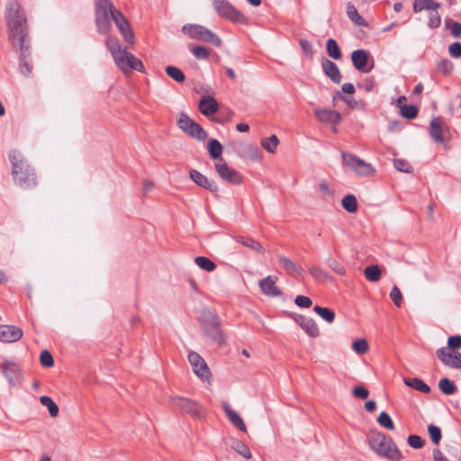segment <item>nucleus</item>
<instances>
[{"label":"nucleus","mask_w":461,"mask_h":461,"mask_svg":"<svg viewBox=\"0 0 461 461\" xmlns=\"http://www.w3.org/2000/svg\"><path fill=\"white\" fill-rule=\"evenodd\" d=\"M5 18L7 25L8 39L12 45L19 48L20 71L25 76L32 75L30 62V44L27 33V20L24 11L16 0H9L5 5Z\"/></svg>","instance_id":"f257e3e1"},{"label":"nucleus","mask_w":461,"mask_h":461,"mask_svg":"<svg viewBox=\"0 0 461 461\" xmlns=\"http://www.w3.org/2000/svg\"><path fill=\"white\" fill-rule=\"evenodd\" d=\"M113 21L124 41L132 45L134 35L125 17L115 9L111 0H96L95 2V23L99 32L106 33Z\"/></svg>","instance_id":"f03ea898"},{"label":"nucleus","mask_w":461,"mask_h":461,"mask_svg":"<svg viewBox=\"0 0 461 461\" xmlns=\"http://www.w3.org/2000/svg\"><path fill=\"white\" fill-rule=\"evenodd\" d=\"M106 47L109 50L115 65L120 70L127 75L132 70L140 72L144 71L142 61L135 57L132 53L127 51L126 49L122 48L119 41L112 36L107 37L105 41Z\"/></svg>","instance_id":"7ed1b4c3"},{"label":"nucleus","mask_w":461,"mask_h":461,"mask_svg":"<svg viewBox=\"0 0 461 461\" xmlns=\"http://www.w3.org/2000/svg\"><path fill=\"white\" fill-rule=\"evenodd\" d=\"M12 165V176L15 185L30 189L36 185L37 179L33 168L24 160L21 152L13 150L9 153Z\"/></svg>","instance_id":"20e7f679"},{"label":"nucleus","mask_w":461,"mask_h":461,"mask_svg":"<svg viewBox=\"0 0 461 461\" xmlns=\"http://www.w3.org/2000/svg\"><path fill=\"white\" fill-rule=\"evenodd\" d=\"M367 441L370 448L377 456L392 461H399L402 458V454L395 443L384 434L378 431L371 432Z\"/></svg>","instance_id":"39448f33"},{"label":"nucleus","mask_w":461,"mask_h":461,"mask_svg":"<svg viewBox=\"0 0 461 461\" xmlns=\"http://www.w3.org/2000/svg\"><path fill=\"white\" fill-rule=\"evenodd\" d=\"M341 157L343 165L357 176L361 177L375 176L376 172L375 167L357 156L348 152H342Z\"/></svg>","instance_id":"423d86ee"},{"label":"nucleus","mask_w":461,"mask_h":461,"mask_svg":"<svg viewBox=\"0 0 461 461\" xmlns=\"http://www.w3.org/2000/svg\"><path fill=\"white\" fill-rule=\"evenodd\" d=\"M182 32L192 40L212 43L215 47L221 46L220 37L201 24H185L182 27Z\"/></svg>","instance_id":"0eeeda50"},{"label":"nucleus","mask_w":461,"mask_h":461,"mask_svg":"<svg viewBox=\"0 0 461 461\" xmlns=\"http://www.w3.org/2000/svg\"><path fill=\"white\" fill-rule=\"evenodd\" d=\"M200 321L209 337L220 345L225 344L226 339L219 327V320L215 313L205 310L201 313Z\"/></svg>","instance_id":"6e6552de"},{"label":"nucleus","mask_w":461,"mask_h":461,"mask_svg":"<svg viewBox=\"0 0 461 461\" xmlns=\"http://www.w3.org/2000/svg\"><path fill=\"white\" fill-rule=\"evenodd\" d=\"M212 6L215 12L221 16L232 23L248 24V18L237 10L228 0H212Z\"/></svg>","instance_id":"1a4fd4ad"},{"label":"nucleus","mask_w":461,"mask_h":461,"mask_svg":"<svg viewBox=\"0 0 461 461\" xmlns=\"http://www.w3.org/2000/svg\"><path fill=\"white\" fill-rule=\"evenodd\" d=\"M176 124L183 132L197 140L203 141L208 137L203 128L185 113L179 114Z\"/></svg>","instance_id":"9d476101"},{"label":"nucleus","mask_w":461,"mask_h":461,"mask_svg":"<svg viewBox=\"0 0 461 461\" xmlns=\"http://www.w3.org/2000/svg\"><path fill=\"white\" fill-rule=\"evenodd\" d=\"M188 361L194 374L203 382H210L212 373L205 360L195 351H190Z\"/></svg>","instance_id":"9b49d317"},{"label":"nucleus","mask_w":461,"mask_h":461,"mask_svg":"<svg viewBox=\"0 0 461 461\" xmlns=\"http://www.w3.org/2000/svg\"><path fill=\"white\" fill-rule=\"evenodd\" d=\"M2 372L10 386L17 387L22 384L23 373L20 366L15 362L5 360L2 364Z\"/></svg>","instance_id":"f8f14e48"},{"label":"nucleus","mask_w":461,"mask_h":461,"mask_svg":"<svg viewBox=\"0 0 461 461\" xmlns=\"http://www.w3.org/2000/svg\"><path fill=\"white\" fill-rule=\"evenodd\" d=\"M216 172L219 176L223 180L231 185H240L242 183V176L240 174L230 167L223 158L217 160L214 165Z\"/></svg>","instance_id":"ddd939ff"},{"label":"nucleus","mask_w":461,"mask_h":461,"mask_svg":"<svg viewBox=\"0 0 461 461\" xmlns=\"http://www.w3.org/2000/svg\"><path fill=\"white\" fill-rule=\"evenodd\" d=\"M170 403L174 408L188 413L193 417H199L202 413L201 405L188 398L179 396L172 397L170 398Z\"/></svg>","instance_id":"4468645a"},{"label":"nucleus","mask_w":461,"mask_h":461,"mask_svg":"<svg viewBox=\"0 0 461 461\" xmlns=\"http://www.w3.org/2000/svg\"><path fill=\"white\" fill-rule=\"evenodd\" d=\"M314 115L316 119L324 124H330L332 126V131L337 132V125L341 122V115L335 110L316 108L314 110Z\"/></svg>","instance_id":"2eb2a0df"},{"label":"nucleus","mask_w":461,"mask_h":461,"mask_svg":"<svg viewBox=\"0 0 461 461\" xmlns=\"http://www.w3.org/2000/svg\"><path fill=\"white\" fill-rule=\"evenodd\" d=\"M437 357L447 366L460 369L461 353L452 352L447 348H440L437 350Z\"/></svg>","instance_id":"dca6fc26"},{"label":"nucleus","mask_w":461,"mask_h":461,"mask_svg":"<svg viewBox=\"0 0 461 461\" xmlns=\"http://www.w3.org/2000/svg\"><path fill=\"white\" fill-rule=\"evenodd\" d=\"M351 59L355 68L364 73L369 72L374 67V62L372 59L371 65L368 66L370 57L368 52L365 50H354L351 54Z\"/></svg>","instance_id":"f3484780"},{"label":"nucleus","mask_w":461,"mask_h":461,"mask_svg":"<svg viewBox=\"0 0 461 461\" xmlns=\"http://www.w3.org/2000/svg\"><path fill=\"white\" fill-rule=\"evenodd\" d=\"M23 335V330L14 325H0V341L13 343L20 340Z\"/></svg>","instance_id":"a211bd4d"},{"label":"nucleus","mask_w":461,"mask_h":461,"mask_svg":"<svg viewBox=\"0 0 461 461\" xmlns=\"http://www.w3.org/2000/svg\"><path fill=\"white\" fill-rule=\"evenodd\" d=\"M277 279L278 278L276 276H267L261 279L258 283L261 292L269 297L280 296L282 292L276 285Z\"/></svg>","instance_id":"6ab92c4d"},{"label":"nucleus","mask_w":461,"mask_h":461,"mask_svg":"<svg viewBox=\"0 0 461 461\" xmlns=\"http://www.w3.org/2000/svg\"><path fill=\"white\" fill-rule=\"evenodd\" d=\"M190 178L199 186L210 191L216 192L218 190L217 184L209 179L206 176L203 175L199 171L195 169H191L189 171Z\"/></svg>","instance_id":"aec40b11"},{"label":"nucleus","mask_w":461,"mask_h":461,"mask_svg":"<svg viewBox=\"0 0 461 461\" xmlns=\"http://www.w3.org/2000/svg\"><path fill=\"white\" fill-rule=\"evenodd\" d=\"M239 156L246 160L259 162L262 159V154L259 149L249 143H243L239 149Z\"/></svg>","instance_id":"412c9836"},{"label":"nucleus","mask_w":461,"mask_h":461,"mask_svg":"<svg viewBox=\"0 0 461 461\" xmlns=\"http://www.w3.org/2000/svg\"><path fill=\"white\" fill-rule=\"evenodd\" d=\"M219 104L217 101L211 95H204L199 102V111L205 116H210L217 113Z\"/></svg>","instance_id":"4be33fe9"},{"label":"nucleus","mask_w":461,"mask_h":461,"mask_svg":"<svg viewBox=\"0 0 461 461\" xmlns=\"http://www.w3.org/2000/svg\"><path fill=\"white\" fill-rule=\"evenodd\" d=\"M322 68L325 75L330 78L334 83L339 84L341 82V74L339 69V67L332 61L329 59H324L322 61Z\"/></svg>","instance_id":"5701e85b"},{"label":"nucleus","mask_w":461,"mask_h":461,"mask_svg":"<svg viewBox=\"0 0 461 461\" xmlns=\"http://www.w3.org/2000/svg\"><path fill=\"white\" fill-rule=\"evenodd\" d=\"M303 331L312 338H316L320 334L319 327L316 321L312 318L300 317L297 320Z\"/></svg>","instance_id":"b1692460"},{"label":"nucleus","mask_w":461,"mask_h":461,"mask_svg":"<svg viewBox=\"0 0 461 461\" xmlns=\"http://www.w3.org/2000/svg\"><path fill=\"white\" fill-rule=\"evenodd\" d=\"M445 129H447V126L444 124L441 119L434 118L430 122L429 132L430 136L433 138L435 141L440 143L443 142V133Z\"/></svg>","instance_id":"393cba45"},{"label":"nucleus","mask_w":461,"mask_h":461,"mask_svg":"<svg viewBox=\"0 0 461 461\" xmlns=\"http://www.w3.org/2000/svg\"><path fill=\"white\" fill-rule=\"evenodd\" d=\"M223 409L230 421L242 432H247V428L242 418L228 404H224Z\"/></svg>","instance_id":"a878e982"},{"label":"nucleus","mask_w":461,"mask_h":461,"mask_svg":"<svg viewBox=\"0 0 461 461\" xmlns=\"http://www.w3.org/2000/svg\"><path fill=\"white\" fill-rule=\"evenodd\" d=\"M279 266L289 275L302 274V269L298 267L294 261L285 256L278 258Z\"/></svg>","instance_id":"bb28decb"},{"label":"nucleus","mask_w":461,"mask_h":461,"mask_svg":"<svg viewBox=\"0 0 461 461\" xmlns=\"http://www.w3.org/2000/svg\"><path fill=\"white\" fill-rule=\"evenodd\" d=\"M347 15L349 20L354 23L357 26H367V23L365 19L358 14L357 8L351 3L347 5Z\"/></svg>","instance_id":"cd10ccee"},{"label":"nucleus","mask_w":461,"mask_h":461,"mask_svg":"<svg viewBox=\"0 0 461 461\" xmlns=\"http://www.w3.org/2000/svg\"><path fill=\"white\" fill-rule=\"evenodd\" d=\"M236 240L237 242L242 244L243 246L250 249L251 250L257 253L264 254L265 252L263 246L259 242L251 238L240 236L238 237Z\"/></svg>","instance_id":"c85d7f7f"},{"label":"nucleus","mask_w":461,"mask_h":461,"mask_svg":"<svg viewBox=\"0 0 461 461\" xmlns=\"http://www.w3.org/2000/svg\"><path fill=\"white\" fill-rule=\"evenodd\" d=\"M230 447L246 459H250L252 456L249 447L239 439H230Z\"/></svg>","instance_id":"c756f323"},{"label":"nucleus","mask_w":461,"mask_h":461,"mask_svg":"<svg viewBox=\"0 0 461 461\" xmlns=\"http://www.w3.org/2000/svg\"><path fill=\"white\" fill-rule=\"evenodd\" d=\"M403 383L407 386L416 389L424 393H428L430 391L429 386L420 378H404Z\"/></svg>","instance_id":"7c9ffc66"},{"label":"nucleus","mask_w":461,"mask_h":461,"mask_svg":"<svg viewBox=\"0 0 461 461\" xmlns=\"http://www.w3.org/2000/svg\"><path fill=\"white\" fill-rule=\"evenodd\" d=\"M439 7V4L434 2L433 0H414L413 3V11L415 13L420 12L422 10H436Z\"/></svg>","instance_id":"2f4dec72"},{"label":"nucleus","mask_w":461,"mask_h":461,"mask_svg":"<svg viewBox=\"0 0 461 461\" xmlns=\"http://www.w3.org/2000/svg\"><path fill=\"white\" fill-rule=\"evenodd\" d=\"M207 148L212 158L218 160L222 158L221 156L222 154L223 148L219 140L215 139L210 140Z\"/></svg>","instance_id":"473e14b6"},{"label":"nucleus","mask_w":461,"mask_h":461,"mask_svg":"<svg viewBox=\"0 0 461 461\" xmlns=\"http://www.w3.org/2000/svg\"><path fill=\"white\" fill-rule=\"evenodd\" d=\"M40 402L43 406L47 407L49 413L52 418H55L59 415V406L55 403V402L50 396H46V395L41 396Z\"/></svg>","instance_id":"72a5a7b5"},{"label":"nucleus","mask_w":461,"mask_h":461,"mask_svg":"<svg viewBox=\"0 0 461 461\" xmlns=\"http://www.w3.org/2000/svg\"><path fill=\"white\" fill-rule=\"evenodd\" d=\"M313 311L328 323H332L335 320V312L327 307L316 305Z\"/></svg>","instance_id":"f704fd0d"},{"label":"nucleus","mask_w":461,"mask_h":461,"mask_svg":"<svg viewBox=\"0 0 461 461\" xmlns=\"http://www.w3.org/2000/svg\"><path fill=\"white\" fill-rule=\"evenodd\" d=\"M342 207L348 212L353 213L357 210V201L354 194H347L341 201Z\"/></svg>","instance_id":"c9c22d12"},{"label":"nucleus","mask_w":461,"mask_h":461,"mask_svg":"<svg viewBox=\"0 0 461 461\" xmlns=\"http://www.w3.org/2000/svg\"><path fill=\"white\" fill-rule=\"evenodd\" d=\"M194 263L201 269L207 272H212L216 269V264L206 257L199 256L194 258Z\"/></svg>","instance_id":"e433bc0d"},{"label":"nucleus","mask_w":461,"mask_h":461,"mask_svg":"<svg viewBox=\"0 0 461 461\" xmlns=\"http://www.w3.org/2000/svg\"><path fill=\"white\" fill-rule=\"evenodd\" d=\"M438 388L446 395H452L456 392V384L448 378H442L438 383Z\"/></svg>","instance_id":"4c0bfd02"},{"label":"nucleus","mask_w":461,"mask_h":461,"mask_svg":"<svg viewBox=\"0 0 461 461\" xmlns=\"http://www.w3.org/2000/svg\"><path fill=\"white\" fill-rule=\"evenodd\" d=\"M326 49H327L328 55L330 58H332L334 59H341V52H340L338 43L335 40L329 39L326 43Z\"/></svg>","instance_id":"58836bf2"},{"label":"nucleus","mask_w":461,"mask_h":461,"mask_svg":"<svg viewBox=\"0 0 461 461\" xmlns=\"http://www.w3.org/2000/svg\"><path fill=\"white\" fill-rule=\"evenodd\" d=\"M279 144V140L276 135L261 140V146L269 153H275Z\"/></svg>","instance_id":"ea45409f"},{"label":"nucleus","mask_w":461,"mask_h":461,"mask_svg":"<svg viewBox=\"0 0 461 461\" xmlns=\"http://www.w3.org/2000/svg\"><path fill=\"white\" fill-rule=\"evenodd\" d=\"M165 70L168 77H170L172 79L178 83H183L185 79L183 71L176 67L167 66Z\"/></svg>","instance_id":"a19ab883"},{"label":"nucleus","mask_w":461,"mask_h":461,"mask_svg":"<svg viewBox=\"0 0 461 461\" xmlns=\"http://www.w3.org/2000/svg\"><path fill=\"white\" fill-rule=\"evenodd\" d=\"M365 276L368 281L376 282L381 277V270L377 265L369 266L365 269Z\"/></svg>","instance_id":"79ce46f5"},{"label":"nucleus","mask_w":461,"mask_h":461,"mask_svg":"<svg viewBox=\"0 0 461 461\" xmlns=\"http://www.w3.org/2000/svg\"><path fill=\"white\" fill-rule=\"evenodd\" d=\"M454 69V64L449 59H441L437 64V70L444 76H447L452 73Z\"/></svg>","instance_id":"37998d69"},{"label":"nucleus","mask_w":461,"mask_h":461,"mask_svg":"<svg viewBox=\"0 0 461 461\" xmlns=\"http://www.w3.org/2000/svg\"><path fill=\"white\" fill-rule=\"evenodd\" d=\"M352 349L358 355L366 354L368 349V342L365 339H359L352 342Z\"/></svg>","instance_id":"c03bdc74"},{"label":"nucleus","mask_w":461,"mask_h":461,"mask_svg":"<svg viewBox=\"0 0 461 461\" xmlns=\"http://www.w3.org/2000/svg\"><path fill=\"white\" fill-rule=\"evenodd\" d=\"M377 422L381 427L387 429L389 430H393L394 429V425L391 417L385 411H382L379 414L377 418Z\"/></svg>","instance_id":"a18cd8bd"},{"label":"nucleus","mask_w":461,"mask_h":461,"mask_svg":"<svg viewBox=\"0 0 461 461\" xmlns=\"http://www.w3.org/2000/svg\"><path fill=\"white\" fill-rule=\"evenodd\" d=\"M417 113L418 109L415 105L406 104L401 107V114L406 119H414Z\"/></svg>","instance_id":"49530a36"},{"label":"nucleus","mask_w":461,"mask_h":461,"mask_svg":"<svg viewBox=\"0 0 461 461\" xmlns=\"http://www.w3.org/2000/svg\"><path fill=\"white\" fill-rule=\"evenodd\" d=\"M393 166L398 171L401 172L410 173L412 171L411 165L408 161L402 158H395L393 160Z\"/></svg>","instance_id":"de8ad7c7"},{"label":"nucleus","mask_w":461,"mask_h":461,"mask_svg":"<svg viewBox=\"0 0 461 461\" xmlns=\"http://www.w3.org/2000/svg\"><path fill=\"white\" fill-rule=\"evenodd\" d=\"M41 365L44 367H52L54 366V359L52 355L48 350H42L40 355Z\"/></svg>","instance_id":"09e8293b"},{"label":"nucleus","mask_w":461,"mask_h":461,"mask_svg":"<svg viewBox=\"0 0 461 461\" xmlns=\"http://www.w3.org/2000/svg\"><path fill=\"white\" fill-rule=\"evenodd\" d=\"M390 298L395 304V306L400 307L402 303V294L401 290L397 285H393L390 292Z\"/></svg>","instance_id":"8fccbe9b"},{"label":"nucleus","mask_w":461,"mask_h":461,"mask_svg":"<svg viewBox=\"0 0 461 461\" xmlns=\"http://www.w3.org/2000/svg\"><path fill=\"white\" fill-rule=\"evenodd\" d=\"M428 430H429V433L432 442L436 445L438 444L441 439L440 429L433 424H430L428 427Z\"/></svg>","instance_id":"3c124183"},{"label":"nucleus","mask_w":461,"mask_h":461,"mask_svg":"<svg viewBox=\"0 0 461 461\" xmlns=\"http://www.w3.org/2000/svg\"><path fill=\"white\" fill-rule=\"evenodd\" d=\"M192 53L197 59H206L210 54L209 50L203 46L194 47Z\"/></svg>","instance_id":"603ef678"},{"label":"nucleus","mask_w":461,"mask_h":461,"mask_svg":"<svg viewBox=\"0 0 461 461\" xmlns=\"http://www.w3.org/2000/svg\"><path fill=\"white\" fill-rule=\"evenodd\" d=\"M441 19L436 10H432L429 15V26L430 28H438L440 25Z\"/></svg>","instance_id":"864d4df0"},{"label":"nucleus","mask_w":461,"mask_h":461,"mask_svg":"<svg viewBox=\"0 0 461 461\" xmlns=\"http://www.w3.org/2000/svg\"><path fill=\"white\" fill-rule=\"evenodd\" d=\"M408 444L413 448H420L424 445V440L418 435L408 437Z\"/></svg>","instance_id":"5fc2aeb1"},{"label":"nucleus","mask_w":461,"mask_h":461,"mask_svg":"<svg viewBox=\"0 0 461 461\" xmlns=\"http://www.w3.org/2000/svg\"><path fill=\"white\" fill-rule=\"evenodd\" d=\"M352 394L356 398L359 399H366L369 395V392L366 388L363 386H357L353 389Z\"/></svg>","instance_id":"6e6d98bb"},{"label":"nucleus","mask_w":461,"mask_h":461,"mask_svg":"<svg viewBox=\"0 0 461 461\" xmlns=\"http://www.w3.org/2000/svg\"><path fill=\"white\" fill-rule=\"evenodd\" d=\"M294 303L297 306L302 308H309L312 305V300L304 295H297Z\"/></svg>","instance_id":"4d7b16f0"},{"label":"nucleus","mask_w":461,"mask_h":461,"mask_svg":"<svg viewBox=\"0 0 461 461\" xmlns=\"http://www.w3.org/2000/svg\"><path fill=\"white\" fill-rule=\"evenodd\" d=\"M447 348L459 349L461 348V336H452L447 339Z\"/></svg>","instance_id":"13d9d810"},{"label":"nucleus","mask_w":461,"mask_h":461,"mask_svg":"<svg viewBox=\"0 0 461 461\" xmlns=\"http://www.w3.org/2000/svg\"><path fill=\"white\" fill-rule=\"evenodd\" d=\"M449 54L455 59L461 58V43L454 42L448 48Z\"/></svg>","instance_id":"bf43d9fd"},{"label":"nucleus","mask_w":461,"mask_h":461,"mask_svg":"<svg viewBox=\"0 0 461 461\" xmlns=\"http://www.w3.org/2000/svg\"><path fill=\"white\" fill-rule=\"evenodd\" d=\"M310 274L317 279H321L322 277H327V274L324 273L320 267H311L309 268Z\"/></svg>","instance_id":"052dcab7"},{"label":"nucleus","mask_w":461,"mask_h":461,"mask_svg":"<svg viewBox=\"0 0 461 461\" xmlns=\"http://www.w3.org/2000/svg\"><path fill=\"white\" fill-rule=\"evenodd\" d=\"M300 45H301V48L303 50V51L309 55V56H312V46L311 44V42L307 40H301L300 41Z\"/></svg>","instance_id":"680f3d73"},{"label":"nucleus","mask_w":461,"mask_h":461,"mask_svg":"<svg viewBox=\"0 0 461 461\" xmlns=\"http://www.w3.org/2000/svg\"><path fill=\"white\" fill-rule=\"evenodd\" d=\"M318 189H319L320 193H321L323 195H327V196L331 195V191L329 187V185L325 181H322L321 183L319 184Z\"/></svg>","instance_id":"e2e57ef3"},{"label":"nucleus","mask_w":461,"mask_h":461,"mask_svg":"<svg viewBox=\"0 0 461 461\" xmlns=\"http://www.w3.org/2000/svg\"><path fill=\"white\" fill-rule=\"evenodd\" d=\"M450 31H451L452 35L455 38H460L461 37V23H453L450 27Z\"/></svg>","instance_id":"0e129e2a"},{"label":"nucleus","mask_w":461,"mask_h":461,"mask_svg":"<svg viewBox=\"0 0 461 461\" xmlns=\"http://www.w3.org/2000/svg\"><path fill=\"white\" fill-rule=\"evenodd\" d=\"M330 267L336 273L339 274V275H345L346 273V270L345 268L340 265L339 264L338 262L336 261H331L330 263Z\"/></svg>","instance_id":"69168bd1"},{"label":"nucleus","mask_w":461,"mask_h":461,"mask_svg":"<svg viewBox=\"0 0 461 461\" xmlns=\"http://www.w3.org/2000/svg\"><path fill=\"white\" fill-rule=\"evenodd\" d=\"M154 182L149 179H145L142 182V191L144 194H149L151 192L154 188Z\"/></svg>","instance_id":"338daca9"},{"label":"nucleus","mask_w":461,"mask_h":461,"mask_svg":"<svg viewBox=\"0 0 461 461\" xmlns=\"http://www.w3.org/2000/svg\"><path fill=\"white\" fill-rule=\"evenodd\" d=\"M433 456L435 461H448L439 449H434Z\"/></svg>","instance_id":"774afa93"}]
</instances>
